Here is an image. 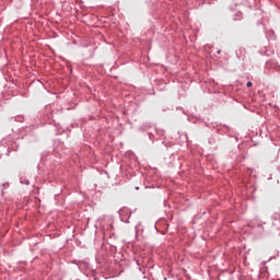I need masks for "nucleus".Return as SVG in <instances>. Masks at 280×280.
Returning a JSON list of instances; mask_svg holds the SVG:
<instances>
[{"label": "nucleus", "instance_id": "nucleus-1", "mask_svg": "<svg viewBox=\"0 0 280 280\" xmlns=\"http://www.w3.org/2000/svg\"><path fill=\"white\" fill-rule=\"evenodd\" d=\"M247 86H248V88L253 86V82H250V81L247 82Z\"/></svg>", "mask_w": 280, "mask_h": 280}]
</instances>
